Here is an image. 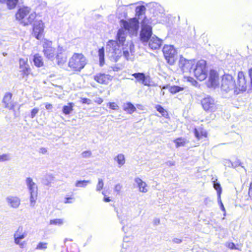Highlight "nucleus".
<instances>
[{"instance_id": "obj_1", "label": "nucleus", "mask_w": 252, "mask_h": 252, "mask_svg": "<svg viewBox=\"0 0 252 252\" xmlns=\"http://www.w3.org/2000/svg\"><path fill=\"white\" fill-rule=\"evenodd\" d=\"M127 35V32L122 28L120 29L117 32L116 40H109L107 43L106 52L111 59L115 62L118 61L122 56L121 45H123Z\"/></svg>"}, {"instance_id": "obj_2", "label": "nucleus", "mask_w": 252, "mask_h": 252, "mask_svg": "<svg viewBox=\"0 0 252 252\" xmlns=\"http://www.w3.org/2000/svg\"><path fill=\"white\" fill-rule=\"evenodd\" d=\"M121 27L126 32L127 31L131 36H136L139 29V20L135 17L128 20H121L120 21Z\"/></svg>"}, {"instance_id": "obj_3", "label": "nucleus", "mask_w": 252, "mask_h": 252, "mask_svg": "<svg viewBox=\"0 0 252 252\" xmlns=\"http://www.w3.org/2000/svg\"><path fill=\"white\" fill-rule=\"evenodd\" d=\"M251 88L249 80L243 71H239L237 74V81L235 82L234 94H239L245 92L248 87Z\"/></svg>"}, {"instance_id": "obj_4", "label": "nucleus", "mask_w": 252, "mask_h": 252, "mask_svg": "<svg viewBox=\"0 0 252 252\" xmlns=\"http://www.w3.org/2000/svg\"><path fill=\"white\" fill-rule=\"evenodd\" d=\"M86 64V58L82 54L75 53L68 62V66L75 71H80Z\"/></svg>"}, {"instance_id": "obj_5", "label": "nucleus", "mask_w": 252, "mask_h": 252, "mask_svg": "<svg viewBox=\"0 0 252 252\" xmlns=\"http://www.w3.org/2000/svg\"><path fill=\"white\" fill-rule=\"evenodd\" d=\"M194 76L199 80H205L208 75L206 62L205 60H200L196 63L195 67L192 70Z\"/></svg>"}, {"instance_id": "obj_6", "label": "nucleus", "mask_w": 252, "mask_h": 252, "mask_svg": "<svg viewBox=\"0 0 252 252\" xmlns=\"http://www.w3.org/2000/svg\"><path fill=\"white\" fill-rule=\"evenodd\" d=\"M221 89L222 91L228 93L235 89V81L233 76L229 74H224L222 76Z\"/></svg>"}, {"instance_id": "obj_7", "label": "nucleus", "mask_w": 252, "mask_h": 252, "mask_svg": "<svg viewBox=\"0 0 252 252\" xmlns=\"http://www.w3.org/2000/svg\"><path fill=\"white\" fill-rule=\"evenodd\" d=\"M165 59L170 65H173L177 60V51L173 45H165L162 49Z\"/></svg>"}, {"instance_id": "obj_8", "label": "nucleus", "mask_w": 252, "mask_h": 252, "mask_svg": "<svg viewBox=\"0 0 252 252\" xmlns=\"http://www.w3.org/2000/svg\"><path fill=\"white\" fill-rule=\"evenodd\" d=\"M26 184L30 193L31 206H33L37 198V187L31 177L26 178Z\"/></svg>"}, {"instance_id": "obj_9", "label": "nucleus", "mask_w": 252, "mask_h": 252, "mask_svg": "<svg viewBox=\"0 0 252 252\" xmlns=\"http://www.w3.org/2000/svg\"><path fill=\"white\" fill-rule=\"evenodd\" d=\"M195 64V60H187L181 56L179 62L180 68L183 72L191 73L193 66Z\"/></svg>"}, {"instance_id": "obj_10", "label": "nucleus", "mask_w": 252, "mask_h": 252, "mask_svg": "<svg viewBox=\"0 0 252 252\" xmlns=\"http://www.w3.org/2000/svg\"><path fill=\"white\" fill-rule=\"evenodd\" d=\"M42 46L44 56L48 60L53 61L54 59L55 48L52 47V41L45 40Z\"/></svg>"}, {"instance_id": "obj_11", "label": "nucleus", "mask_w": 252, "mask_h": 252, "mask_svg": "<svg viewBox=\"0 0 252 252\" xmlns=\"http://www.w3.org/2000/svg\"><path fill=\"white\" fill-rule=\"evenodd\" d=\"M152 34L153 32L152 27H141L139 35L140 40L144 45H145L153 36Z\"/></svg>"}, {"instance_id": "obj_12", "label": "nucleus", "mask_w": 252, "mask_h": 252, "mask_svg": "<svg viewBox=\"0 0 252 252\" xmlns=\"http://www.w3.org/2000/svg\"><path fill=\"white\" fill-rule=\"evenodd\" d=\"M201 104L206 111L213 112L216 110V105L214 99L210 96L204 97L201 100Z\"/></svg>"}, {"instance_id": "obj_13", "label": "nucleus", "mask_w": 252, "mask_h": 252, "mask_svg": "<svg viewBox=\"0 0 252 252\" xmlns=\"http://www.w3.org/2000/svg\"><path fill=\"white\" fill-rule=\"evenodd\" d=\"M44 31V24L40 20L35 22L33 25L32 34L37 39L39 40L42 35Z\"/></svg>"}, {"instance_id": "obj_14", "label": "nucleus", "mask_w": 252, "mask_h": 252, "mask_svg": "<svg viewBox=\"0 0 252 252\" xmlns=\"http://www.w3.org/2000/svg\"><path fill=\"white\" fill-rule=\"evenodd\" d=\"M137 81L141 83L145 86L150 85V76L146 75L143 72H137L132 74Z\"/></svg>"}, {"instance_id": "obj_15", "label": "nucleus", "mask_w": 252, "mask_h": 252, "mask_svg": "<svg viewBox=\"0 0 252 252\" xmlns=\"http://www.w3.org/2000/svg\"><path fill=\"white\" fill-rule=\"evenodd\" d=\"M64 50L62 47L58 46L56 56L57 63L59 66H63L66 62L67 56L65 53H63Z\"/></svg>"}, {"instance_id": "obj_16", "label": "nucleus", "mask_w": 252, "mask_h": 252, "mask_svg": "<svg viewBox=\"0 0 252 252\" xmlns=\"http://www.w3.org/2000/svg\"><path fill=\"white\" fill-rule=\"evenodd\" d=\"M12 97V94L11 93L7 92L4 94L2 100V102L4 104V108L9 110L14 109L15 106L11 101Z\"/></svg>"}, {"instance_id": "obj_17", "label": "nucleus", "mask_w": 252, "mask_h": 252, "mask_svg": "<svg viewBox=\"0 0 252 252\" xmlns=\"http://www.w3.org/2000/svg\"><path fill=\"white\" fill-rule=\"evenodd\" d=\"M219 75L218 72L215 70H211L210 71L208 86L212 87H215L219 83Z\"/></svg>"}, {"instance_id": "obj_18", "label": "nucleus", "mask_w": 252, "mask_h": 252, "mask_svg": "<svg viewBox=\"0 0 252 252\" xmlns=\"http://www.w3.org/2000/svg\"><path fill=\"white\" fill-rule=\"evenodd\" d=\"M149 42V46L152 50H157L161 47L162 40L156 35H153Z\"/></svg>"}, {"instance_id": "obj_19", "label": "nucleus", "mask_w": 252, "mask_h": 252, "mask_svg": "<svg viewBox=\"0 0 252 252\" xmlns=\"http://www.w3.org/2000/svg\"><path fill=\"white\" fill-rule=\"evenodd\" d=\"M109 74L99 73L94 76V79L97 82L102 84H107L111 79Z\"/></svg>"}, {"instance_id": "obj_20", "label": "nucleus", "mask_w": 252, "mask_h": 252, "mask_svg": "<svg viewBox=\"0 0 252 252\" xmlns=\"http://www.w3.org/2000/svg\"><path fill=\"white\" fill-rule=\"evenodd\" d=\"M28 59H20L19 65L20 68L21 69L20 71L22 72L23 75L28 76L30 72L31 69L29 64L27 63Z\"/></svg>"}, {"instance_id": "obj_21", "label": "nucleus", "mask_w": 252, "mask_h": 252, "mask_svg": "<svg viewBox=\"0 0 252 252\" xmlns=\"http://www.w3.org/2000/svg\"><path fill=\"white\" fill-rule=\"evenodd\" d=\"M27 234L25 231H23V227L19 226L14 234L15 243L19 244V241L24 239L27 236Z\"/></svg>"}, {"instance_id": "obj_22", "label": "nucleus", "mask_w": 252, "mask_h": 252, "mask_svg": "<svg viewBox=\"0 0 252 252\" xmlns=\"http://www.w3.org/2000/svg\"><path fill=\"white\" fill-rule=\"evenodd\" d=\"M29 11L28 7L20 8L18 10L16 13L15 16L17 20L20 22L21 24H22V21L25 20V17L29 14Z\"/></svg>"}, {"instance_id": "obj_23", "label": "nucleus", "mask_w": 252, "mask_h": 252, "mask_svg": "<svg viewBox=\"0 0 252 252\" xmlns=\"http://www.w3.org/2000/svg\"><path fill=\"white\" fill-rule=\"evenodd\" d=\"M8 203L13 208H18L20 204V199L16 196H9L6 198Z\"/></svg>"}, {"instance_id": "obj_24", "label": "nucleus", "mask_w": 252, "mask_h": 252, "mask_svg": "<svg viewBox=\"0 0 252 252\" xmlns=\"http://www.w3.org/2000/svg\"><path fill=\"white\" fill-rule=\"evenodd\" d=\"M54 176L51 174H46L42 178V184L48 187L51 186V183L54 181Z\"/></svg>"}, {"instance_id": "obj_25", "label": "nucleus", "mask_w": 252, "mask_h": 252, "mask_svg": "<svg viewBox=\"0 0 252 252\" xmlns=\"http://www.w3.org/2000/svg\"><path fill=\"white\" fill-rule=\"evenodd\" d=\"M123 110L127 114H131L136 110V108L131 102H127L124 104Z\"/></svg>"}, {"instance_id": "obj_26", "label": "nucleus", "mask_w": 252, "mask_h": 252, "mask_svg": "<svg viewBox=\"0 0 252 252\" xmlns=\"http://www.w3.org/2000/svg\"><path fill=\"white\" fill-rule=\"evenodd\" d=\"M134 182L137 184L139 191L142 192H146L148 190L146 188L147 184L143 182L140 178L137 177L134 179Z\"/></svg>"}, {"instance_id": "obj_27", "label": "nucleus", "mask_w": 252, "mask_h": 252, "mask_svg": "<svg viewBox=\"0 0 252 252\" xmlns=\"http://www.w3.org/2000/svg\"><path fill=\"white\" fill-rule=\"evenodd\" d=\"M194 134L195 137L198 139L200 140L203 137H207V132L202 129L195 128L194 129Z\"/></svg>"}, {"instance_id": "obj_28", "label": "nucleus", "mask_w": 252, "mask_h": 252, "mask_svg": "<svg viewBox=\"0 0 252 252\" xmlns=\"http://www.w3.org/2000/svg\"><path fill=\"white\" fill-rule=\"evenodd\" d=\"M33 62L35 66L37 67H40L43 65L42 58L38 54H36L33 56Z\"/></svg>"}, {"instance_id": "obj_29", "label": "nucleus", "mask_w": 252, "mask_h": 252, "mask_svg": "<svg viewBox=\"0 0 252 252\" xmlns=\"http://www.w3.org/2000/svg\"><path fill=\"white\" fill-rule=\"evenodd\" d=\"M74 104L72 102L68 103L66 105L63 107L62 111L65 115H69L73 110V106Z\"/></svg>"}, {"instance_id": "obj_30", "label": "nucleus", "mask_w": 252, "mask_h": 252, "mask_svg": "<svg viewBox=\"0 0 252 252\" xmlns=\"http://www.w3.org/2000/svg\"><path fill=\"white\" fill-rule=\"evenodd\" d=\"M99 56V65L102 66L105 63V50L104 47L99 48L98 51Z\"/></svg>"}, {"instance_id": "obj_31", "label": "nucleus", "mask_w": 252, "mask_h": 252, "mask_svg": "<svg viewBox=\"0 0 252 252\" xmlns=\"http://www.w3.org/2000/svg\"><path fill=\"white\" fill-rule=\"evenodd\" d=\"M146 7L144 5L138 6L135 8L136 16L137 17V19L139 20L140 19V17L143 15L145 14L146 11Z\"/></svg>"}, {"instance_id": "obj_32", "label": "nucleus", "mask_w": 252, "mask_h": 252, "mask_svg": "<svg viewBox=\"0 0 252 252\" xmlns=\"http://www.w3.org/2000/svg\"><path fill=\"white\" fill-rule=\"evenodd\" d=\"M36 17L35 13H31L28 17V18L25 19L24 21H22V24L24 26H27L30 24H32L34 21V19Z\"/></svg>"}, {"instance_id": "obj_33", "label": "nucleus", "mask_w": 252, "mask_h": 252, "mask_svg": "<svg viewBox=\"0 0 252 252\" xmlns=\"http://www.w3.org/2000/svg\"><path fill=\"white\" fill-rule=\"evenodd\" d=\"M114 160L116 161L119 167L123 165L125 163V158L123 154H119L115 158Z\"/></svg>"}, {"instance_id": "obj_34", "label": "nucleus", "mask_w": 252, "mask_h": 252, "mask_svg": "<svg viewBox=\"0 0 252 252\" xmlns=\"http://www.w3.org/2000/svg\"><path fill=\"white\" fill-rule=\"evenodd\" d=\"M90 180H78L75 183V186L77 187L85 188L88 184H91Z\"/></svg>"}, {"instance_id": "obj_35", "label": "nucleus", "mask_w": 252, "mask_h": 252, "mask_svg": "<svg viewBox=\"0 0 252 252\" xmlns=\"http://www.w3.org/2000/svg\"><path fill=\"white\" fill-rule=\"evenodd\" d=\"M50 224L57 226H62L64 223L63 219H54L50 220Z\"/></svg>"}, {"instance_id": "obj_36", "label": "nucleus", "mask_w": 252, "mask_h": 252, "mask_svg": "<svg viewBox=\"0 0 252 252\" xmlns=\"http://www.w3.org/2000/svg\"><path fill=\"white\" fill-rule=\"evenodd\" d=\"M19 0H7V6L9 9H13L15 8L18 3Z\"/></svg>"}, {"instance_id": "obj_37", "label": "nucleus", "mask_w": 252, "mask_h": 252, "mask_svg": "<svg viewBox=\"0 0 252 252\" xmlns=\"http://www.w3.org/2000/svg\"><path fill=\"white\" fill-rule=\"evenodd\" d=\"M155 108L157 111H158L159 113L161 114V115L166 117L168 116V113L167 111H166L164 108L160 105H156L155 106Z\"/></svg>"}, {"instance_id": "obj_38", "label": "nucleus", "mask_w": 252, "mask_h": 252, "mask_svg": "<svg viewBox=\"0 0 252 252\" xmlns=\"http://www.w3.org/2000/svg\"><path fill=\"white\" fill-rule=\"evenodd\" d=\"M213 187L216 190L217 192V196H221L222 192V188L220 184L217 182V181H214L213 183Z\"/></svg>"}, {"instance_id": "obj_39", "label": "nucleus", "mask_w": 252, "mask_h": 252, "mask_svg": "<svg viewBox=\"0 0 252 252\" xmlns=\"http://www.w3.org/2000/svg\"><path fill=\"white\" fill-rule=\"evenodd\" d=\"M184 90L183 87H181L179 86H173L170 87L169 89L170 92L172 94H175L179 93Z\"/></svg>"}, {"instance_id": "obj_40", "label": "nucleus", "mask_w": 252, "mask_h": 252, "mask_svg": "<svg viewBox=\"0 0 252 252\" xmlns=\"http://www.w3.org/2000/svg\"><path fill=\"white\" fill-rule=\"evenodd\" d=\"M174 143L176 144V147L183 146L186 143V139L181 137L178 138L174 140Z\"/></svg>"}, {"instance_id": "obj_41", "label": "nucleus", "mask_w": 252, "mask_h": 252, "mask_svg": "<svg viewBox=\"0 0 252 252\" xmlns=\"http://www.w3.org/2000/svg\"><path fill=\"white\" fill-rule=\"evenodd\" d=\"M107 106L111 110L118 111L119 109V106L115 102H108Z\"/></svg>"}, {"instance_id": "obj_42", "label": "nucleus", "mask_w": 252, "mask_h": 252, "mask_svg": "<svg viewBox=\"0 0 252 252\" xmlns=\"http://www.w3.org/2000/svg\"><path fill=\"white\" fill-rule=\"evenodd\" d=\"M136 4V3H131V4H128V5H123L122 6H120L118 8V9L124 11L123 16L126 18V17L127 14V12L126 11V7H130L131 5H133V4Z\"/></svg>"}, {"instance_id": "obj_43", "label": "nucleus", "mask_w": 252, "mask_h": 252, "mask_svg": "<svg viewBox=\"0 0 252 252\" xmlns=\"http://www.w3.org/2000/svg\"><path fill=\"white\" fill-rule=\"evenodd\" d=\"M47 243L45 242H39L36 247L37 250H46L47 248Z\"/></svg>"}, {"instance_id": "obj_44", "label": "nucleus", "mask_w": 252, "mask_h": 252, "mask_svg": "<svg viewBox=\"0 0 252 252\" xmlns=\"http://www.w3.org/2000/svg\"><path fill=\"white\" fill-rule=\"evenodd\" d=\"M104 186V183L102 179H98V183L96 185V190L98 191L101 190Z\"/></svg>"}, {"instance_id": "obj_45", "label": "nucleus", "mask_w": 252, "mask_h": 252, "mask_svg": "<svg viewBox=\"0 0 252 252\" xmlns=\"http://www.w3.org/2000/svg\"><path fill=\"white\" fill-rule=\"evenodd\" d=\"M218 204L220 207V209L224 212V216H225V209L221 200V196H217Z\"/></svg>"}, {"instance_id": "obj_46", "label": "nucleus", "mask_w": 252, "mask_h": 252, "mask_svg": "<svg viewBox=\"0 0 252 252\" xmlns=\"http://www.w3.org/2000/svg\"><path fill=\"white\" fill-rule=\"evenodd\" d=\"M10 159L9 155L7 154H3L0 155V162H3L5 161H8Z\"/></svg>"}, {"instance_id": "obj_47", "label": "nucleus", "mask_w": 252, "mask_h": 252, "mask_svg": "<svg viewBox=\"0 0 252 252\" xmlns=\"http://www.w3.org/2000/svg\"><path fill=\"white\" fill-rule=\"evenodd\" d=\"M149 24H150L149 20L145 16L144 18L141 21V27H151Z\"/></svg>"}, {"instance_id": "obj_48", "label": "nucleus", "mask_w": 252, "mask_h": 252, "mask_svg": "<svg viewBox=\"0 0 252 252\" xmlns=\"http://www.w3.org/2000/svg\"><path fill=\"white\" fill-rule=\"evenodd\" d=\"M92 152L91 151H85L82 153L81 156L83 158H88L92 156Z\"/></svg>"}, {"instance_id": "obj_49", "label": "nucleus", "mask_w": 252, "mask_h": 252, "mask_svg": "<svg viewBox=\"0 0 252 252\" xmlns=\"http://www.w3.org/2000/svg\"><path fill=\"white\" fill-rule=\"evenodd\" d=\"M226 246L231 250H237L235 244L233 242H228L226 244Z\"/></svg>"}, {"instance_id": "obj_50", "label": "nucleus", "mask_w": 252, "mask_h": 252, "mask_svg": "<svg viewBox=\"0 0 252 252\" xmlns=\"http://www.w3.org/2000/svg\"><path fill=\"white\" fill-rule=\"evenodd\" d=\"M250 83L251 88H252V68L248 70V76H247Z\"/></svg>"}, {"instance_id": "obj_51", "label": "nucleus", "mask_w": 252, "mask_h": 252, "mask_svg": "<svg viewBox=\"0 0 252 252\" xmlns=\"http://www.w3.org/2000/svg\"><path fill=\"white\" fill-rule=\"evenodd\" d=\"M39 111V109L38 108H34L31 110V118L33 119L36 116V115L38 113Z\"/></svg>"}, {"instance_id": "obj_52", "label": "nucleus", "mask_w": 252, "mask_h": 252, "mask_svg": "<svg viewBox=\"0 0 252 252\" xmlns=\"http://www.w3.org/2000/svg\"><path fill=\"white\" fill-rule=\"evenodd\" d=\"M232 164H233L232 168H235L239 166H241L243 168H244L245 171H246V170L244 168V167L241 165V163L240 161V160H238L234 162H232Z\"/></svg>"}, {"instance_id": "obj_53", "label": "nucleus", "mask_w": 252, "mask_h": 252, "mask_svg": "<svg viewBox=\"0 0 252 252\" xmlns=\"http://www.w3.org/2000/svg\"><path fill=\"white\" fill-rule=\"evenodd\" d=\"M223 164H224V165L226 167L232 168V166H233L232 162L230 160L225 159L223 161Z\"/></svg>"}, {"instance_id": "obj_54", "label": "nucleus", "mask_w": 252, "mask_h": 252, "mask_svg": "<svg viewBox=\"0 0 252 252\" xmlns=\"http://www.w3.org/2000/svg\"><path fill=\"white\" fill-rule=\"evenodd\" d=\"M122 188V185H121L120 184H118L115 186L114 188V191L117 192V193L119 194Z\"/></svg>"}, {"instance_id": "obj_55", "label": "nucleus", "mask_w": 252, "mask_h": 252, "mask_svg": "<svg viewBox=\"0 0 252 252\" xmlns=\"http://www.w3.org/2000/svg\"><path fill=\"white\" fill-rule=\"evenodd\" d=\"M123 55L126 60H128L129 53V51L127 49H126V50L124 49L123 50Z\"/></svg>"}, {"instance_id": "obj_56", "label": "nucleus", "mask_w": 252, "mask_h": 252, "mask_svg": "<svg viewBox=\"0 0 252 252\" xmlns=\"http://www.w3.org/2000/svg\"><path fill=\"white\" fill-rule=\"evenodd\" d=\"M65 203H72L74 202V199L72 197H65L64 199Z\"/></svg>"}, {"instance_id": "obj_57", "label": "nucleus", "mask_w": 252, "mask_h": 252, "mask_svg": "<svg viewBox=\"0 0 252 252\" xmlns=\"http://www.w3.org/2000/svg\"><path fill=\"white\" fill-rule=\"evenodd\" d=\"M82 102L83 104H90L91 103V100L87 98H83L82 99Z\"/></svg>"}, {"instance_id": "obj_58", "label": "nucleus", "mask_w": 252, "mask_h": 252, "mask_svg": "<svg viewBox=\"0 0 252 252\" xmlns=\"http://www.w3.org/2000/svg\"><path fill=\"white\" fill-rule=\"evenodd\" d=\"M249 196L250 198H252V182H251L250 184L249 192H248Z\"/></svg>"}, {"instance_id": "obj_59", "label": "nucleus", "mask_w": 252, "mask_h": 252, "mask_svg": "<svg viewBox=\"0 0 252 252\" xmlns=\"http://www.w3.org/2000/svg\"><path fill=\"white\" fill-rule=\"evenodd\" d=\"M172 242L174 243L179 244L182 242V240L179 238H174L173 239Z\"/></svg>"}, {"instance_id": "obj_60", "label": "nucleus", "mask_w": 252, "mask_h": 252, "mask_svg": "<svg viewBox=\"0 0 252 252\" xmlns=\"http://www.w3.org/2000/svg\"><path fill=\"white\" fill-rule=\"evenodd\" d=\"M103 100L102 99V98L100 97L96 98V99L94 100V102L98 104H101L103 102Z\"/></svg>"}, {"instance_id": "obj_61", "label": "nucleus", "mask_w": 252, "mask_h": 252, "mask_svg": "<svg viewBox=\"0 0 252 252\" xmlns=\"http://www.w3.org/2000/svg\"><path fill=\"white\" fill-rule=\"evenodd\" d=\"M39 152L43 154H45L47 152V150L45 148L42 147L39 149Z\"/></svg>"}, {"instance_id": "obj_62", "label": "nucleus", "mask_w": 252, "mask_h": 252, "mask_svg": "<svg viewBox=\"0 0 252 252\" xmlns=\"http://www.w3.org/2000/svg\"><path fill=\"white\" fill-rule=\"evenodd\" d=\"M45 108L47 110H50L52 108V105L50 103H47L45 104Z\"/></svg>"}, {"instance_id": "obj_63", "label": "nucleus", "mask_w": 252, "mask_h": 252, "mask_svg": "<svg viewBox=\"0 0 252 252\" xmlns=\"http://www.w3.org/2000/svg\"><path fill=\"white\" fill-rule=\"evenodd\" d=\"M103 201L105 202H109L111 201V199H110L109 197L104 195L103 198Z\"/></svg>"}, {"instance_id": "obj_64", "label": "nucleus", "mask_w": 252, "mask_h": 252, "mask_svg": "<svg viewBox=\"0 0 252 252\" xmlns=\"http://www.w3.org/2000/svg\"><path fill=\"white\" fill-rule=\"evenodd\" d=\"M166 164L169 166H172L175 165V163L172 161H168L166 162Z\"/></svg>"}]
</instances>
